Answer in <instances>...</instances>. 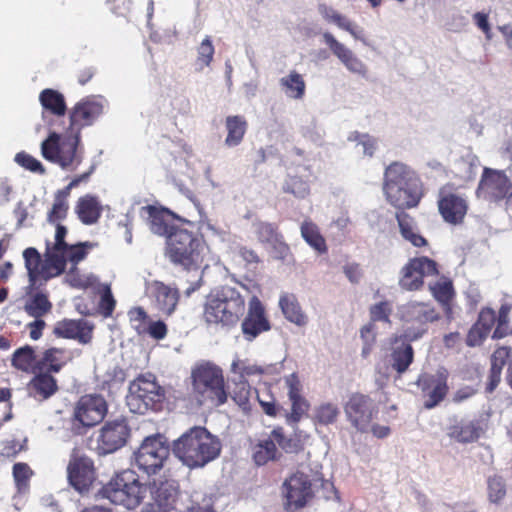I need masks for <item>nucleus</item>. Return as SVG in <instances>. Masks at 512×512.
I'll return each instance as SVG.
<instances>
[{
  "label": "nucleus",
  "instance_id": "nucleus-27",
  "mask_svg": "<svg viewBox=\"0 0 512 512\" xmlns=\"http://www.w3.org/2000/svg\"><path fill=\"white\" fill-rule=\"evenodd\" d=\"M482 428L478 420L460 422L448 429V436L459 443H472L479 439Z\"/></svg>",
  "mask_w": 512,
  "mask_h": 512
},
{
  "label": "nucleus",
  "instance_id": "nucleus-5",
  "mask_svg": "<svg viewBox=\"0 0 512 512\" xmlns=\"http://www.w3.org/2000/svg\"><path fill=\"white\" fill-rule=\"evenodd\" d=\"M204 247L200 239L186 229H176L166 239L165 255L176 266L191 271L202 264Z\"/></svg>",
  "mask_w": 512,
  "mask_h": 512
},
{
  "label": "nucleus",
  "instance_id": "nucleus-51",
  "mask_svg": "<svg viewBox=\"0 0 512 512\" xmlns=\"http://www.w3.org/2000/svg\"><path fill=\"white\" fill-rule=\"evenodd\" d=\"M15 161L20 166L24 167L27 170H30L31 172H36L40 174L45 173V169L36 158L32 157L29 154H26L24 152L17 153L15 156Z\"/></svg>",
  "mask_w": 512,
  "mask_h": 512
},
{
  "label": "nucleus",
  "instance_id": "nucleus-1",
  "mask_svg": "<svg viewBox=\"0 0 512 512\" xmlns=\"http://www.w3.org/2000/svg\"><path fill=\"white\" fill-rule=\"evenodd\" d=\"M219 438L203 426H193L172 443V452L189 469L203 468L219 457Z\"/></svg>",
  "mask_w": 512,
  "mask_h": 512
},
{
  "label": "nucleus",
  "instance_id": "nucleus-39",
  "mask_svg": "<svg viewBox=\"0 0 512 512\" xmlns=\"http://www.w3.org/2000/svg\"><path fill=\"white\" fill-rule=\"evenodd\" d=\"M65 351L59 348H50L44 352V355L37 363V367L42 370L48 367V372L58 373L66 364Z\"/></svg>",
  "mask_w": 512,
  "mask_h": 512
},
{
  "label": "nucleus",
  "instance_id": "nucleus-52",
  "mask_svg": "<svg viewBox=\"0 0 512 512\" xmlns=\"http://www.w3.org/2000/svg\"><path fill=\"white\" fill-rule=\"evenodd\" d=\"M392 312L391 305L388 301H382L374 304L370 308V317L372 321L390 322V314Z\"/></svg>",
  "mask_w": 512,
  "mask_h": 512
},
{
  "label": "nucleus",
  "instance_id": "nucleus-14",
  "mask_svg": "<svg viewBox=\"0 0 512 512\" xmlns=\"http://www.w3.org/2000/svg\"><path fill=\"white\" fill-rule=\"evenodd\" d=\"M512 182L504 171L485 167L476 194L489 201H500L507 197Z\"/></svg>",
  "mask_w": 512,
  "mask_h": 512
},
{
  "label": "nucleus",
  "instance_id": "nucleus-40",
  "mask_svg": "<svg viewBox=\"0 0 512 512\" xmlns=\"http://www.w3.org/2000/svg\"><path fill=\"white\" fill-rule=\"evenodd\" d=\"M301 236L317 252L325 253L327 251L325 239L314 223L304 221L301 225Z\"/></svg>",
  "mask_w": 512,
  "mask_h": 512
},
{
  "label": "nucleus",
  "instance_id": "nucleus-21",
  "mask_svg": "<svg viewBox=\"0 0 512 512\" xmlns=\"http://www.w3.org/2000/svg\"><path fill=\"white\" fill-rule=\"evenodd\" d=\"M103 113V103L100 99L87 98L75 105L70 113V125H78V130L91 125Z\"/></svg>",
  "mask_w": 512,
  "mask_h": 512
},
{
  "label": "nucleus",
  "instance_id": "nucleus-4",
  "mask_svg": "<svg viewBox=\"0 0 512 512\" xmlns=\"http://www.w3.org/2000/svg\"><path fill=\"white\" fill-rule=\"evenodd\" d=\"M192 387L198 401L220 406L227 401L223 372L211 362L197 363L191 371Z\"/></svg>",
  "mask_w": 512,
  "mask_h": 512
},
{
  "label": "nucleus",
  "instance_id": "nucleus-28",
  "mask_svg": "<svg viewBox=\"0 0 512 512\" xmlns=\"http://www.w3.org/2000/svg\"><path fill=\"white\" fill-rule=\"evenodd\" d=\"M101 210L98 199L92 195L81 197L76 205V213L85 225L96 223L101 216Z\"/></svg>",
  "mask_w": 512,
  "mask_h": 512
},
{
  "label": "nucleus",
  "instance_id": "nucleus-10",
  "mask_svg": "<svg viewBox=\"0 0 512 512\" xmlns=\"http://www.w3.org/2000/svg\"><path fill=\"white\" fill-rule=\"evenodd\" d=\"M169 456V446L161 434L146 437L135 452L136 466L147 475L156 474Z\"/></svg>",
  "mask_w": 512,
  "mask_h": 512
},
{
  "label": "nucleus",
  "instance_id": "nucleus-36",
  "mask_svg": "<svg viewBox=\"0 0 512 512\" xmlns=\"http://www.w3.org/2000/svg\"><path fill=\"white\" fill-rule=\"evenodd\" d=\"M23 257L29 277L28 289L33 290L36 288L37 280L40 278V269L43 261L37 249L33 247L25 249L23 252Z\"/></svg>",
  "mask_w": 512,
  "mask_h": 512
},
{
  "label": "nucleus",
  "instance_id": "nucleus-37",
  "mask_svg": "<svg viewBox=\"0 0 512 512\" xmlns=\"http://www.w3.org/2000/svg\"><path fill=\"white\" fill-rule=\"evenodd\" d=\"M52 309V303L43 292H37L29 297L24 305L25 312L34 318H41Z\"/></svg>",
  "mask_w": 512,
  "mask_h": 512
},
{
  "label": "nucleus",
  "instance_id": "nucleus-53",
  "mask_svg": "<svg viewBox=\"0 0 512 512\" xmlns=\"http://www.w3.org/2000/svg\"><path fill=\"white\" fill-rule=\"evenodd\" d=\"M197 61L205 66H209L214 55V46L210 37H206L197 48Z\"/></svg>",
  "mask_w": 512,
  "mask_h": 512
},
{
  "label": "nucleus",
  "instance_id": "nucleus-48",
  "mask_svg": "<svg viewBox=\"0 0 512 512\" xmlns=\"http://www.w3.org/2000/svg\"><path fill=\"white\" fill-rule=\"evenodd\" d=\"M283 191L291 193L297 198H305L309 194V186L301 178L289 176L283 185Z\"/></svg>",
  "mask_w": 512,
  "mask_h": 512
},
{
  "label": "nucleus",
  "instance_id": "nucleus-7",
  "mask_svg": "<svg viewBox=\"0 0 512 512\" xmlns=\"http://www.w3.org/2000/svg\"><path fill=\"white\" fill-rule=\"evenodd\" d=\"M146 487L143 486L135 473L124 470L111 479L102 489V494L115 505H122L132 510L140 505L144 498Z\"/></svg>",
  "mask_w": 512,
  "mask_h": 512
},
{
  "label": "nucleus",
  "instance_id": "nucleus-44",
  "mask_svg": "<svg viewBox=\"0 0 512 512\" xmlns=\"http://www.w3.org/2000/svg\"><path fill=\"white\" fill-rule=\"evenodd\" d=\"M35 360V352L31 346H24L17 349L12 356V365L24 372H28Z\"/></svg>",
  "mask_w": 512,
  "mask_h": 512
},
{
  "label": "nucleus",
  "instance_id": "nucleus-17",
  "mask_svg": "<svg viewBox=\"0 0 512 512\" xmlns=\"http://www.w3.org/2000/svg\"><path fill=\"white\" fill-rule=\"evenodd\" d=\"M418 385L424 392L427 391L428 399L424 402L426 409L437 406L447 394V371L439 369L436 374H424L418 380Z\"/></svg>",
  "mask_w": 512,
  "mask_h": 512
},
{
  "label": "nucleus",
  "instance_id": "nucleus-25",
  "mask_svg": "<svg viewBox=\"0 0 512 512\" xmlns=\"http://www.w3.org/2000/svg\"><path fill=\"white\" fill-rule=\"evenodd\" d=\"M66 260L62 250L47 248L44 254V260L40 269V278L47 281L53 277L59 276L65 271Z\"/></svg>",
  "mask_w": 512,
  "mask_h": 512
},
{
  "label": "nucleus",
  "instance_id": "nucleus-18",
  "mask_svg": "<svg viewBox=\"0 0 512 512\" xmlns=\"http://www.w3.org/2000/svg\"><path fill=\"white\" fill-rule=\"evenodd\" d=\"M146 290L160 313L170 316L175 311L180 298L177 288L155 280L147 284Z\"/></svg>",
  "mask_w": 512,
  "mask_h": 512
},
{
  "label": "nucleus",
  "instance_id": "nucleus-34",
  "mask_svg": "<svg viewBox=\"0 0 512 512\" xmlns=\"http://www.w3.org/2000/svg\"><path fill=\"white\" fill-rule=\"evenodd\" d=\"M56 379L49 373H40L30 382L31 393L39 396L41 399H48L57 391Z\"/></svg>",
  "mask_w": 512,
  "mask_h": 512
},
{
  "label": "nucleus",
  "instance_id": "nucleus-19",
  "mask_svg": "<svg viewBox=\"0 0 512 512\" xmlns=\"http://www.w3.org/2000/svg\"><path fill=\"white\" fill-rule=\"evenodd\" d=\"M241 328L245 339L248 341H252L260 333L270 329L262 303L256 296L252 297L249 302L248 314L244 318Z\"/></svg>",
  "mask_w": 512,
  "mask_h": 512
},
{
  "label": "nucleus",
  "instance_id": "nucleus-56",
  "mask_svg": "<svg viewBox=\"0 0 512 512\" xmlns=\"http://www.w3.org/2000/svg\"><path fill=\"white\" fill-rule=\"evenodd\" d=\"M511 310L510 305H502L499 310L497 318V327L494 330L493 338H502L507 334L508 330V315Z\"/></svg>",
  "mask_w": 512,
  "mask_h": 512
},
{
  "label": "nucleus",
  "instance_id": "nucleus-31",
  "mask_svg": "<svg viewBox=\"0 0 512 512\" xmlns=\"http://www.w3.org/2000/svg\"><path fill=\"white\" fill-rule=\"evenodd\" d=\"M281 89L288 98L301 100L305 95L306 83L301 74L292 70L288 75L280 78Z\"/></svg>",
  "mask_w": 512,
  "mask_h": 512
},
{
  "label": "nucleus",
  "instance_id": "nucleus-24",
  "mask_svg": "<svg viewBox=\"0 0 512 512\" xmlns=\"http://www.w3.org/2000/svg\"><path fill=\"white\" fill-rule=\"evenodd\" d=\"M414 359V350L409 343L394 339L389 355L391 367L399 374L405 373Z\"/></svg>",
  "mask_w": 512,
  "mask_h": 512
},
{
  "label": "nucleus",
  "instance_id": "nucleus-49",
  "mask_svg": "<svg viewBox=\"0 0 512 512\" xmlns=\"http://www.w3.org/2000/svg\"><path fill=\"white\" fill-rule=\"evenodd\" d=\"M289 400L291 401V413L287 415V421L289 423H297L307 413L310 405L303 396Z\"/></svg>",
  "mask_w": 512,
  "mask_h": 512
},
{
  "label": "nucleus",
  "instance_id": "nucleus-60",
  "mask_svg": "<svg viewBox=\"0 0 512 512\" xmlns=\"http://www.w3.org/2000/svg\"><path fill=\"white\" fill-rule=\"evenodd\" d=\"M115 299L112 295L111 289L109 286H106L101 294V300L99 307L101 309L102 314L105 317L111 316L114 308H115Z\"/></svg>",
  "mask_w": 512,
  "mask_h": 512
},
{
  "label": "nucleus",
  "instance_id": "nucleus-46",
  "mask_svg": "<svg viewBox=\"0 0 512 512\" xmlns=\"http://www.w3.org/2000/svg\"><path fill=\"white\" fill-rule=\"evenodd\" d=\"M340 414L339 408L332 403H323L315 409V421L320 425H330L336 422Z\"/></svg>",
  "mask_w": 512,
  "mask_h": 512
},
{
  "label": "nucleus",
  "instance_id": "nucleus-43",
  "mask_svg": "<svg viewBox=\"0 0 512 512\" xmlns=\"http://www.w3.org/2000/svg\"><path fill=\"white\" fill-rule=\"evenodd\" d=\"M251 388L247 381H239L235 383L230 392L232 400L244 411L249 412L250 407Z\"/></svg>",
  "mask_w": 512,
  "mask_h": 512
},
{
  "label": "nucleus",
  "instance_id": "nucleus-26",
  "mask_svg": "<svg viewBox=\"0 0 512 512\" xmlns=\"http://www.w3.org/2000/svg\"><path fill=\"white\" fill-rule=\"evenodd\" d=\"M148 213L149 227L152 233L159 236H166V239H168V235L172 233V231L178 229L177 227L170 225L169 217H174V214L168 209L159 210L156 207L149 206Z\"/></svg>",
  "mask_w": 512,
  "mask_h": 512
},
{
  "label": "nucleus",
  "instance_id": "nucleus-41",
  "mask_svg": "<svg viewBox=\"0 0 512 512\" xmlns=\"http://www.w3.org/2000/svg\"><path fill=\"white\" fill-rule=\"evenodd\" d=\"M401 235L414 246L421 247L426 245V239L413 231V220L405 212L396 214Z\"/></svg>",
  "mask_w": 512,
  "mask_h": 512
},
{
  "label": "nucleus",
  "instance_id": "nucleus-13",
  "mask_svg": "<svg viewBox=\"0 0 512 512\" xmlns=\"http://www.w3.org/2000/svg\"><path fill=\"white\" fill-rule=\"evenodd\" d=\"M437 274V263L434 260L425 256L413 258L402 268L399 286L407 291L419 290L425 276Z\"/></svg>",
  "mask_w": 512,
  "mask_h": 512
},
{
  "label": "nucleus",
  "instance_id": "nucleus-63",
  "mask_svg": "<svg viewBox=\"0 0 512 512\" xmlns=\"http://www.w3.org/2000/svg\"><path fill=\"white\" fill-rule=\"evenodd\" d=\"M349 72L359 75L361 77H366L368 68L366 64L359 59L356 55L352 56L344 66Z\"/></svg>",
  "mask_w": 512,
  "mask_h": 512
},
{
  "label": "nucleus",
  "instance_id": "nucleus-3",
  "mask_svg": "<svg viewBox=\"0 0 512 512\" xmlns=\"http://www.w3.org/2000/svg\"><path fill=\"white\" fill-rule=\"evenodd\" d=\"M245 311V301L239 291L230 286H222L212 291L204 307L207 324L232 327L237 324Z\"/></svg>",
  "mask_w": 512,
  "mask_h": 512
},
{
  "label": "nucleus",
  "instance_id": "nucleus-64",
  "mask_svg": "<svg viewBox=\"0 0 512 512\" xmlns=\"http://www.w3.org/2000/svg\"><path fill=\"white\" fill-rule=\"evenodd\" d=\"M426 331H427V329L424 327H420V328L409 327V328L405 329L403 334L397 338L400 342H405V343L410 344L411 342L420 339L426 333Z\"/></svg>",
  "mask_w": 512,
  "mask_h": 512
},
{
  "label": "nucleus",
  "instance_id": "nucleus-61",
  "mask_svg": "<svg viewBox=\"0 0 512 512\" xmlns=\"http://www.w3.org/2000/svg\"><path fill=\"white\" fill-rule=\"evenodd\" d=\"M285 385L288 389L289 399L300 397L302 391V384L296 373H292L284 378Z\"/></svg>",
  "mask_w": 512,
  "mask_h": 512
},
{
  "label": "nucleus",
  "instance_id": "nucleus-16",
  "mask_svg": "<svg viewBox=\"0 0 512 512\" xmlns=\"http://www.w3.org/2000/svg\"><path fill=\"white\" fill-rule=\"evenodd\" d=\"M68 481L78 491L87 489L94 479L93 461L84 455L72 454L67 466Z\"/></svg>",
  "mask_w": 512,
  "mask_h": 512
},
{
  "label": "nucleus",
  "instance_id": "nucleus-45",
  "mask_svg": "<svg viewBox=\"0 0 512 512\" xmlns=\"http://www.w3.org/2000/svg\"><path fill=\"white\" fill-rule=\"evenodd\" d=\"M488 499L492 503H500L506 496V484L499 475L489 476L487 479Z\"/></svg>",
  "mask_w": 512,
  "mask_h": 512
},
{
  "label": "nucleus",
  "instance_id": "nucleus-35",
  "mask_svg": "<svg viewBox=\"0 0 512 512\" xmlns=\"http://www.w3.org/2000/svg\"><path fill=\"white\" fill-rule=\"evenodd\" d=\"M39 100L44 109L50 111L56 116H63L66 113V103L64 96L56 90L44 89L39 96Z\"/></svg>",
  "mask_w": 512,
  "mask_h": 512
},
{
  "label": "nucleus",
  "instance_id": "nucleus-47",
  "mask_svg": "<svg viewBox=\"0 0 512 512\" xmlns=\"http://www.w3.org/2000/svg\"><path fill=\"white\" fill-rule=\"evenodd\" d=\"M270 437L275 445L278 444L287 453H296L301 448L299 441L296 438L284 435L282 428L272 430Z\"/></svg>",
  "mask_w": 512,
  "mask_h": 512
},
{
  "label": "nucleus",
  "instance_id": "nucleus-42",
  "mask_svg": "<svg viewBox=\"0 0 512 512\" xmlns=\"http://www.w3.org/2000/svg\"><path fill=\"white\" fill-rule=\"evenodd\" d=\"M324 43L329 47L332 54L345 66V63L350 60L355 54L352 50L346 47L343 43L339 42L330 32L322 34Z\"/></svg>",
  "mask_w": 512,
  "mask_h": 512
},
{
  "label": "nucleus",
  "instance_id": "nucleus-55",
  "mask_svg": "<svg viewBox=\"0 0 512 512\" xmlns=\"http://www.w3.org/2000/svg\"><path fill=\"white\" fill-rule=\"evenodd\" d=\"M86 244L80 243L77 245H67L66 248H63V255H65L66 262L69 260L73 263V266H76L81 260L86 257V251L84 249Z\"/></svg>",
  "mask_w": 512,
  "mask_h": 512
},
{
  "label": "nucleus",
  "instance_id": "nucleus-57",
  "mask_svg": "<svg viewBox=\"0 0 512 512\" xmlns=\"http://www.w3.org/2000/svg\"><path fill=\"white\" fill-rule=\"evenodd\" d=\"M68 212V204L67 202H62V200H55L52 206V209L49 211L47 220L49 223L54 224L60 220L66 218Z\"/></svg>",
  "mask_w": 512,
  "mask_h": 512
},
{
  "label": "nucleus",
  "instance_id": "nucleus-59",
  "mask_svg": "<svg viewBox=\"0 0 512 512\" xmlns=\"http://www.w3.org/2000/svg\"><path fill=\"white\" fill-rule=\"evenodd\" d=\"M488 335V331H484V328L475 323L468 332L466 344L470 347L479 346Z\"/></svg>",
  "mask_w": 512,
  "mask_h": 512
},
{
  "label": "nucleus",
  "instance_id": "nucleus-12",
  "mask_svg": "<svg viewBox=\"0 0 512 512\" xmlns=\"http://www.w3.org/2000/svg\"><path fill=\"white\" fill-rule=\"evenodd\" d=\"M344 412L351 425L359 432H369L378 410L369 396L352 394L344 405Z\"/></svg>",
  "mask_w": 512,
  "mask_h": 512
},
{
  "label": "nucleus",
  "instance_id": "nucleus-20",
  "mask_svg": "<svg viewBox=\"0 0 512 512\" xmlns=\"http://www.w3.org/2000/svg\"><path fill=\"white\" fill-rule=\"evenodd\" d=\"M438 209L445 222L453 225L461 224L468 210L467 201L454 193L440 192Z\"/></svg>",
  "mask_w": 512,
  "mask_h": 512
},
{
  "label": "nucleus",
  "instance_id": "nucleus-29",
  "mask_svg": "<svg viewBox=\"0 0 512 512\" xmlns=\"http://www.w3.org/2000/svg\"><path fill=\"white\" fill-rule=\"evenodd\" d=\"M479 166L480 161L478 157L473 153L468 152L453 163L452 172L456 178L467 182L475 178Z\"/></svg>",
  "mask_w": 512,
  "mask_h": 512
},
{
  "label": "nucleus",
  "instance_id": "nucleus-2",
  "mask_svg": "<svg viewBox=\"0 0 512 512\" xmlns=\"http://www.w3.org/2000/svg\"><path fill=\"white\" fill-rule=\"evenodd\" d=\"M383 190L387 200L400 209L416 206L421 197L419 179L414 171L400 162L386 168Z\"/></svg>",
  "mask_w": 512,
  "mask_h": 512
},
{
  "label": "nucleus",
  "instance_id": "nucleus-30",
  "mask_svg": "<svg viewBox=\"0 0 512 512\" xmlns=\"http://www.w3.org/2000/svg\"><path fill=\"white\" fill-rule=\"evenodd\" d=\"M81 321L64 319L56 323L53 333L57 337L77 339L79 342L86 344L90 341L91 336L84 332Z\"/></svg>",
  "mask_w": 512,
  "mask_h": 512
},
{
  "label": "nucleus",
  "instance_id": "nucleus-23",
  "mask_svg": "<svg viewBox=\"0 0 512 512\" xmlns=\"http://www.w3.org/2000/svg\"><path fill=\"white\" fill-rule=\"evenodd\" d=\"M252 227L260 242L273 245L277 249L279 257L285 258L289 247L281 240L277 225L256 219L253 221Z\"/></svg>",
  "mask_w": 512,
  "mask_h": 512
},
{
  "label": "nucleus",
  "instance_id": "nucleus-11",
  "mask_svg": "<svg viewBox=\"0 0 512 512\" xmlns=\"http://www.w3.org/2000/svg\"><path fill=\"white\" fill-rule=\"evenodd\" d=\"M131 436V428L125 417L107 421L99 430L97 453L107 455L124 447Z\"/></svg>",
  "mask_w": 512,
  "mask_h": 512
},
{
  "label": "nucleus",
  "instance_id": "nucleus-62",
  "mask_svg": "<svg viewBox=\"0 0 512 512\" xmlns=\"http://www.w3.org/2000/svg\"><path fill=\"white\" fill-rule=\"evenodd\" d=\"M496 321V315L494 310L491 308L482 309L479 313L478 320L476 324L482 328L484 331H488L490 333L494 323Z\"/></svg>",
  "mask_w": 512,
  "mask_h": 512
},
{
  "label": "nucleus",
  "instance_id": "nucleus-38",
  "mask_svg": "<svg viewBox=\"0 0 512 512\" xmlns=\"http://www.w3.org/2000/svg\"><path fill=\"white\" fill-rule=\"evenodd\" d=\"M280 455L270 436L254 446L253 459L258 466L277 460Z\"/></svg>",
  "mask_w": 512,
  "mask_h": 512
},
{
  "label": "nucleus",
  "instance_id": "nucleus-32",
  "mask_svg": "<svg viewBox=\"0 0 512 512\" xmlns=\"http://www.w3.org/2000/svg\"><path fill=\"white\" fill-rule=\"evenodd\" d=\"M225 127L227 130L225 145L228 147L238 146L242 142L247 129L245 118L240 115L228 116L225 120Z\"/></svg>",
  "mask_w": 512,
  "mask_h": 512
},
{
  "label": "nucleus",
  "instance_id": "nucleus-6",
  "mask_svg": "<svg viewBox=\"0 0 512 512\" xmlns=\"http://www.w3.org/2000/svg\"><path fill=\"white\" fill-rule=\"evenodd\" d=\"M165 399V390L151 373L141 374L130 382L126 404L129 410L145 414L149 410H158Z\"/></svg>",
  "mask_w": 512,
  "mask_h": 512
},
{
  "label": "nucleus",
  "instance_id": "nucleus-50",
  "mask_svg": "<svg viewBox=\"0 0 512 512\" xmlns=\"http://www.w3.org/2000/svg\"><path fill=\"white\" fill-rule=\"evenodd\" d=\"M429 288L433 296L441 303H447L453 295V287L450 281L430 283Z\"/></svg>",
  "mask_w": 512,
  "mask_h": 512
},
{
  "label": "nucleus",
  "instance_id": "nucleus-58",
  "mask_svg": "<svg viewBox=\"0 0 512 512\" xmlns=\"http://www.w3.org/2000/svg\"><path fill=\"white\" fill-rule=\"evenodd\" d=\"M511 349L503 346L497 348L491 356V368L502 371L508 358L510 357Z\"/></svg>",
  "mask_w": 512,
  "mask_h": 512
},
{
  "label": "nucleus",
  "instance_id": "nucleus-54",
  "mask_svg": "<svg viewBox=\"0 0 512 512\" xmlns=\"http://www.w3.org/2000/svg\"><path fill=\"white\" fill-rule=\"evenodd\" d=\"M350 141H356L358 145L362 146L363 154L366 156H372L376 149L375 139L367 134H360L358 132H353L349 138Z\"/></svg>",
  "mask_w": 512,
  "mask_h": 512
},
{
  "label": "nucleus",
  "instance_id": "nucleus-9",
  "mask_svg": "<svg viewBox=\"0 0 512 512\" xmlns=\"http://www.w3.org/2000/svg\"><path fill=\"white\" fill-rule=\"evenodd\" d=\"M107 413V403L103 396L90 394L82 396L74 407L71 430L81 435L100 423Z\"/></svg>",
  "mask_w": 512,
  "mask_h": 512
},
{
  "label": "nucleus",
  "instance_id": "nucleus-33",
  "mask_svg": "<svg viewBox=\"0 0 512 512\" xmlns=\"http://www.w3.org/2000/svg\"><path fill=\"white\" fill-rule=\"evenodd\" d=\"M279 306L288 321L298 326H304L307 323V317L302 312L301 307L293 294L282 295L279 300Z\"/></svg>",
  "mask_w": 512,
  "mask_h": 512
},
{
  "label": "nucleus",
  "instance_id": "nucleus-22",
  "mask_svg": "<svg viewBox=\"0 0 512 512\" xmlns=\"http://www.w3.org/2000/svg\"><path fill=\"white\" fill-rule=\"evenodd\" d=\"M401 320L409 323L424 325L438 320L439 315L434 308L422 302H409L399 307Z\"/></svg>",
  "mask_w": 512,
  "mask_h": 512
},
{
  "label": "nucleus",
  "instance_id": "nucleus-8",
  "mask_svg": "<svg viewBox=\"0 0 512 512\" xmlns=\"http://www.w3.org/2000/svg\"><path fill=\"white\" fill-rule=\"evenodd\" d=\"M80 144V131L71 132L60 141L56 132L50 133L49 137L41 144V152L45 159L59 164L63 169H69L75 164L82 162V153L78 151Z\"/></svg>",
  "mask_w": 512,
  "mask_h": 512
},
{
  "label": "nucleus",
  "instance_id": "nucleus-15",
  "mask_svg": "<svg viewBox=\"0 0 512 512\" xmlns=\"http://www.w3.org/2000/svg\"><path fill=\"white\" fill-rule=\"evenodd\" d=\"M283 494L286 498V505L289 508H301L312 496L311 481L309 476L296 472L283 483Z\"/></svg>",
  "mask_w": 512,
  "mask_h": 512
}]
</instances>
